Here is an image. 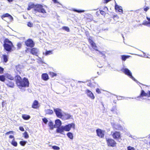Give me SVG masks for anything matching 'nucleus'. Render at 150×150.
<instances>
[{
  "label": "nucleus",
  "mask_w": 150,
  "mask_h": 150,
  "mask_svg": "<svg viewBox=\"0 0 150 150\" xmlns=\"http://www.w3.org/2000/svg\"><path fill=\"white\" fill-rule=\"evenodd\" d=\"M17 84H29V83L28 79L25 77L22 79L21 77L18 75L16 76L15 77Z\"/></svg>",
  "instance_id": "nucleus-1"
},
{
  "label": "nucleus",
  "mask_w": 150,
  "mask_h": 150,
  "mask_svg": "<svg viewBox=\"0 0 150 150\" xmlns=\"http://www.w3.org/2000/svg\"><path fill=\"white\" fill-rule=\"evenodd\" d=\"M37 12L40 13L42 14L47 13L46 10L43 8V6L40 4L36 5L34 7V13L36 15H38Z\"/></svg>",
  "instance_id": "nucleus-2"
},
{
  "label": "nucleus",
  "mask_w": 150,
  "mask_h": 150,
  "mask_svg": "<svg viewBox=\"0 0 150 150\" xmlns=\"http://www.w3.org/2000/svg\"><path fill=\"white\" fill-rule=\"evenodd\" d=\"M121 71L122 72L124 73L126 75H127L133 80H134L135 81H137V83H139L141 84H143L137 81L132 76L131 72L128 69L126 68H123L121 69Z\"/></svg>",
  "instance_id": "nucleus-3"
},
{
  "label": "nucleus",
  "mask_w": 150,
  "mask_h": 150,
  "mask_svg": "<svg viewBox=\"0 0 150 150\" xmlns=\"http://www.w3.org/2000/svg\"><path fill=\"white\" fill-rule=\"evenodd\" d=\"M106 141L108 146L114 147L116 146L117 143L114 139L112 138H106Z\"/></svg>",
  "instance_id": "nucleus-4"
},
{
  "label": "nucleus",
  "mask_w": 150,
  "mask_h": 150,
  "mask_svg": "<svg viewBox=\"0 0 150 150\" xmlns=\"http://www.w3.org/2000/svg\"><path fill=\"white\" fill-rule=\"evenodd\" d=\"M112 135L114 139L118 141L122 140L121 134L119 132L115 131L112 133Z\"/></svg>",
  "instance_id": "nucleus-5"
},
{
  "label": "nucleus",
  "mask_w": 150,
  "mask_h": 150,
  "mask_svg": "<svg viewBox=\"0 0 150 150\" xmlns=\"http://www.w3.org/2000/svg\"><path fill=\"white\" fill-rule=\"evenodd\" d=\"M9 40L7 39H5L4 41V44L3 46L4 47V49L6 51L9 52Z\"/></svg>",
  "instance_id": "nucleus-6"
},
{
  "label": "nucleus",
  "mask_w": 150,
  "mask_h": 150,
  "mask_svg": "<svg viewBox=\"0 0 150 150\" xmlns=\"http://www.w3.org/2000/svg\"><path fill=\"white\" fill-rule=\"evenodd\" d=\"M97 135L99 137L103 138L104 136L105 131L103 130L100 129H97L96 130Z\"/></svg>",
  "instance_id": "nucleus-7"
},
{
  "label": "nucleus",
  "mask_w": 150,
  "mask_h": 150,
  "mask_svg": "<svg viewBox=\"0 0 150 150\" xmlns=\"http://www.w3.org/2000/svg\"><path fill=\"white\" fill-rule=\"evenodd\" d=\"M54 110L57 117L61 118L62 117L63 115L61 109L59 108L54 109Z\"/></svg>",
  "instance_id": "nucleus-8"
},
{
  "label": "nucleus",
  "mask_w": 150,
  "mask_h": 150,
  "mask_svg": "<svg viewBox=\"0 0 150 150\" xmlns=\"http://www.w3.org/2000/svg\"><path fill=\"white\" fill-rule=\"evenodd\" d=\"M75 125L73 123H71L63 127L64 131H69L71 129V127L74 128Z\"/></svg>",
  "instance_id": "nucleus-9"
},
{
  "label": "nucleus",
  "mask_w": 150,
  "mask_h": 150,
  "mask_svg": "<svg viewBox=\"0 0 150 150\" xmlns=\"http://www.w3.org/2000/svg\"><path fill=\"white\" fill-rule=\"evenodd\" d=\"M25 43L27 46L31 47H33L34 45V43L33 41L30 39H29L25 42Z\"/></svg>",
  "instance_id": "nucleus-10"
},
{
  "label": "nucleus",
  "mask_w": 150,
  "mask_h": 150,
  "mask_svg": "<svg viewBox=\"0 0 150 150\" xmlns=\"http://www.w3.org/2000/svg\"><path fill=\"white\" fill-rule=\"evenodd\" d=\"M88 42L91 44V46L93 48V49L96 51H98L97 47L96 46V44L94 42H93V41L91 39H89Z\"/></svg>",
  "instance_id": "nucleus-11"
},
{
  "label": "nucleus",
  "mask_w": 150,
  "mask_h": 150,
  "mask_svg": "<svg viewBox=\"0 0 150 150\" xmlns=\"http://www.w3.org/2000/svg\"><path fill=\"white\" fill-rule=\"evenodd\" d=\"M39 107V105L38 101L35 100L32 105V107L34 109H38Z\"/></svg>",
  "instance_id": "nucleus-12"
},
{
  "label": "nucleus",
  "mask_w": 150,
  "mask_h": 150,
  "mask_svg": "<svg viewBox=\"0 0 150 150\" xmlns=\"http://www.w3.org/2000/svg\"><path fill=\"white\" fill-rule=\"evenodd\" d=\"M86 93L88 96L89 97L92 99H94L95 97L93 93L90 90H86Z\"/></svg>",
  "instance_id": "nucleus-13"
},
{
  "label": "nucleus",
  "mask_w": 150,
  "mask_h": 150,
  "mask_svg": "<svg viewBox=\"0 0 150 150\" xmlns=\"http://www.w3.org/2000/svg\"><path fill=\"white\" fill-rule=\"evenodd\" d=\"M38 49L35 48H33L31 50V53L34 55L38 56Z\"/></svg>",
  "instance_id": "nucleus-14"
},
{
  "label": "nucleus",
  "mask_w": 150,
  "mask_h": 150,
  "mask_svg": "<svg viewBox=\"0 0 150 150\" xmlns=\"http://www.w3.org/2000/svg\"><path fill=\"white\" fill-rule=\"evenodd\" d=\"M147 19L148 20V21H146L144 22L143 23V24L150 27V18L147 17Z\"/></svg>",
  "instance_id": "nucleus-15"
},
{
  "label": "nucleus",
  "mask_w": 150,
  "mask_h": 150,
  "mask_svg": "<svg viewBox=\"0 0 150 150\" xmlns=\"http://www.w3.org/2000/svg\"><path fill=\"white\" fill-rule=\"evenodd\" d=\"M42 78L45 81H47L49 79L48 75L46 73L43 74L42 75Z\"/></svg>",
  "instance_id": "nucleus-16"
},
{
  "label": "nucleus",
  "mask_w": 150,
  "mask_h": 150,
  "mask_svg": "<svg viewBox=\"0 0 150 150\" xmlns=\"http://www.w3.org/2000/svg\"><path fill=\"white\" fill-rule=\"evenodd\" d=\"M29 85H17L18 87L21 89V90L24 91L26 87H29Z\"/></svg>",
  "instance_id": "nucleus-17"
},
{
  "label": "nucleus",
  "mask_w": 150,
  "mask_h": 150,
  "mask_svg": "<svg viewBox=\"0 0 150 150\" xmlns=\"http://www.w3.org/2000/svg\"><path fill=\"white\" fill-rule=\"evenodd\" d=\"M71 115L68 114H65L63 115V118L64 120H68L71 117Z\"/></svg>",
  "instance_id": "nucleus-18"
},
{
  "label": "nucleus",
  "mask_w": 150,
  "mask_h": 150,
  "mask_svg": "<svg viewBox=\"0 0 150 150\" xmlns=\"http://www.w3.org/2000/svg\"><path fill=\"white\" fill-rule=\"evenodd\" d=\"M115 9L116 10L118 11L119 12L122 13L123 10L122 7L115 4Z\"/></svg>",
  "instance_id": "nucleus-19"
},
{
  "label": "nucleus",
  "mask_w": 150,
  "mask_h": 150,
  "mask_svg": "<svg viewBox=\"0 0 150 150\" xmlns=\"http://www.w3.org/2000/svg\"><path fill=\"white\" fill-rule=\"evenodd\" d=\"M55 125L57 127H59L62 125V122L59 119H57L55 121Z\"/></svg>",
  "instance_id": "nucleus-20"
},
{
  "label": "nucleus",
  "mask_w": 150,
  "mask_h": 150,
  "mask_svg": "<svg viewBox=\"0 0 150 150\" xmlns=\"http://www.w3.org/2000/svg\"><path fill=\"white\" fill-rule=\"evenodd\" d=\"M64 131V130L63 127H59L56 130L57 132L60 133H61L63 132Z\"/></svg>",
  "instance_id": "nucleus-21"
},
{
  "label": "nucleus",
  "mask_w": 150,
  "mask_h": 150,
  "mask_svg": "<svg viewBox=\"0 0 150 150\" xmlns=\"http://www.w3.org/2000/svg\"><path fill=\"white\" fill-rule=\"evenodd\" d=\"M23 118L25 120H28L30 117L29 115H27L26 114H23L22 115Z\"/></svg>",
  "instance_id": "nucleus-22"
},
{
  "label": "nucleus",
  "mask_w": 150,
  "mask_h": 150,
  "mask_svg": "<svg viewBox=\"0 0 150 150\" xmlns=\"http://www.w3.org/2000/svg\"><path fill=\"white\" fill-rule=\"evenodd\" d=\"M67 137L71 139H73V134L71 132H69L67 134Z\"/></svg>",
  "instance_id": "nucleus-23"
},
{
  "label": "nucleus",
  "mask_w": 150,
  "mask_h": 150,
  "mask_svg": "<svg viewBox=\"0 0 150 150\" xmlns=\"http://www.w3.org/2000/svg\"><path fill=\"white\" fill-rule=\"evenodd\" d=\"M10 52L13 51L15 49V47L13 46L12 43L10 41Z\"/></svg>",
  "instance_id": "nucleus-24"
},
{
  "label": "nucleus",
  "mask_w": 150,
  "mask_h": 150,
  "mask_svg": "<svg viewBox=\"0 0 150 150\" xmlns=\"http://www.w3.org/2000/svg\"><path fill=\"white\" fill-rule=\"evenodd\" d=\"M101 55V57H103V58L105 59L106 57L105 56V52H101L98 50L97 51Z\"/></svg>",
  "instance_id": "nucleus-25"
},
{
  "label": "nucleus",
  "mask_w": 150,
  "mask_h": 150,
  "mask_svg": "<svg viewBox=\"0 0 150 150\" xmlns=\"http://www.w3.org/2000/svg\"><path fill=\"white\" fill-rule=\"evenodd\" d=\"M49 126L50 127V129H52L54 127V126L53 125V123L51 121H50L49 122Z\"/></svg>",
  "instance_id": "nucleus-26"
},
{
  "label": "nucleus",
  "mask_w": 150,
  "mask_h": 150,
  "mask_svg": "<svg viewBox=\"0 0 150 150\" xmlns=\"http://www.w3.org/2000/svg\"><path fill=\"white\" fill-rule=\"evenodd\" d=\"M11 144L13 146L15 147L17 146L18 144L17 142L14 139L11 142Z\"/></svg>",
  "instance_id": "nucleus-27"
},
{
  "label": "nucleus",
  "mask_w": 150,
  "mask_h": 150,
  "mask_svg": "<svg viewBox=\"0 0 150 150\" xmlns=\"http://www.w3.org/2000/svg\"><path fill=\"white\" fill-rule=\"evenodd\" d=\"M53 112V111L51 109H47L46 110V113L48 114L51 115Z\"/></svg>",
  "instance_id": "nucleus-28"
},
{
  "label": "nucleus",
  "mask_w": 150,
  "mask_h": 150,
  "mask_svg": "<svg viewBox=\"0 0 150 150\" xmlns=\"http://www.w3.org/2000/svg\"><path fill=\"white\" fill-rule=\"evenodd\" d=\"M35 6V5L33 4H32L31 5H29L28 8V10H30L32 8H34V7Z\"/></svg>",
  "instance_id": "nucleus-29"
},
{
  "label": "nucleus",
  "mask_w": 150,
  "mask_h": 150,
  "mask_svg": "<svg viewBox=\"0 0 150 150\" xmlns=\"http://www.w3.org/2000/svg\"><path fill=\"white\" fill-rule=\"evenodd\" d=\"M4 61V62H6L8 61L7 57L6 55H3Z\"/></svg>",
  "instance_id": "nucleus-30"
},
{
  "label": "nucleus",
  "mask_w": 150,
  "mask_h": 150,
  "mask_svg": "<svg viewBox=\"0 0 150 150\" xmlns=\"http://www.w3.org/2000/svg\"><path fill=\"white\" fill-rule=\"evenodd\" d=\"M24 137L25 139H28L29 138V135L26 132H25L23 133Z\"/></svg>",
  "instance_id": "nucleus-31"
},
{
  "label": "nucleus",
  "mask_w": 150,
  "mask_h": 150,
  "mask_svg": "<svg viewBox=\"0 0 150 150\" xmlns=\"http://www.w3.org/2000/svg\"><path fill=\"white\" fill-rule=\"evenodd\" d=\"M27 143L26 141H21L20 142V144L22 146H24Z\"/></svg>",
  "instance_id": "nucleus-32"
},
{
  "label": "nucleus",
  "mask_w": 150,
  "mask_h": 150,
  "mask_svg": "<svg viewBox=\"0 0 150 150\" xmlns=\"http://www.w3.org/2000/svg\"><path fill=\"white\" fill-rule=\"evenodd\" d=\"M5 79V76L4 75H0V81H4Z\"/></svg>",
  "instance_id": "nucleus-33"
},
{
  "label": "nucleus",
  "mask_w": 150,
  "mask_h": 150,
  "mask_svg": "<svg viewBox=\"0 0 150 150\" xmlns=\"http://www.w3.org/2000/svg\"><path fill=\"white\" fill-rule=\"evenodd\" d=\"M49 74L50 76L52 77H54V76H56L57 75L56 73L52 72H50L49 73Z\"/></svg>",
  "instance_id": "nucleus-34"
},
{
  "label": "nucleus",
  "mask_w": 150,
  "mask_h": 150,
  "mask_svg": "<svg viewBox=\"0 0 150 150\" xmlns=\"http://www.w3.org/2000/svg\"><path fill=\"white\" fill-rule=\"evenodd\" d=\"M52 54V51H47L45 53L46 55Z\"/></svg>",
  "instance_id": "nucleus-35"
},
{
  "label": "nucleus",
  "mask_w": 150,
  "mask_h": 150,
  "mask_svg": "<svg viewBox=\"0 0 150 150\" xmlns=\"http://www.w3.org/2000/svg\"><path fill=\"white\" fill-rule=\"evenodd\" d=\"M9 16V14L8 13H6L5 14L1 16V18L2 19H3L4 18L6 17H8Z\"/></svg>",
  "instance_id": "nucleus-36"
},
{
  "label": "nucleus",
  "mask_w": 150,
  "mask_h": 150,
  "mask_svg": "<svg viewBox=\"0 0 150 150\" xmlns=\"http://www.w3.org/2000/svg\"><path fill=\"white\" fill-rule=\"evenodd\" d=\"M122 59L123 60L125 61L126 59L128 58L129 56H126L125 55H122Z\"/></svg>",
  "instance_id": "nucleus-37"
},
{
  "label": "nucleus",
  "mask_w": 150,
  "mask_h": 150,
  "mask_svg": "<svg viewBox=\"0 0 150 150\" xmlns=\"http://www.w3.org/2000/svg\"><path fill=\"white\" fill-rule=\"evenodd\" d=\"M72 10L73 11H74L75 12H77L78 13L83 12L84 11V10H78L76 9H73Z\"/></svg>",
  "instance_id": "nucleus-38"
},
{
  "label": "nucleus",
  "mask_w": 150,
  "mask_h": 150,
  "mask_svg": "<svg viewBox=\"0 0 150 150\" xmlns=\"http://www.w3.org/2000/svg\"><path fill=\"white\" fill-rule=\"evenodd\" d=\"M52 148L54 150H58L60 149V148L59 146H52Z\"/></svg>",
  "instance_id": "nucleus-39"
},
{
  "label": "nucleus",
  "mask_w": 150,
  "mask_h": 150,
  "mask_svg": "<svg viewBox=\"0 0 150 150\" xmlns=\"http://www.w3.org/2000/svg\"><path fill=\"white\" fill-rule=\"evenodd\" d=\"M27 25L29 27H32L33 26V24L30 22H28V23Z\"/></svg>",
  "instance_id": "nucleus-40"
},
{
  "label": "nucleus",
  "mask_w": 150,
  "mask_h": 150,
  "mask_svg": "<svg viewBox=\"0 0 150 150\" xmlns=\"http://www.w3.org/2000/svg\"><path fill=\"white\" fill-rule=\"evenodd\" d=\"M21 67L20 65H18L16 67V69L18 71L19 74H20V70H19V68Z\"/></svg>",
  "instance_id": "nucleus-41"
},
{
  "label": "nucleus",
  "mask_w": 150,
  "mask_h": 150,
  "mask_svg": "<svg viewBox=\"0 0 150 150\" xmlns=\"http://www.w3.org/2000/svg\"><path fill=\"white\" fill-rule=\"evenodd\" d=\"M127 150H135L134 148L130 146H128L127 147Z\"/></svg>",
  "instance_id": "nucleus-42"
},
{
  "label": "nucleus",
  "mask_w": 150,
  "mask_h": 150,
  "mask_svg": "<svg viewBox=\"0 0 150 150\" xmlns=\"http://www.w3.org/2000/svg\"><path fill=\"white\" fill-rule=\"evenodd\" d=\"M63 29L64 30L68 32L69 31V28L67 27H63Z\"/></svg>",
  "instance_id": "nucleus-43"
},
{
  "label": "nucleus",
  "mask_w": 150,
  "mask_h": 150,
  "mask_svg": "<svg viewBox=\"0 0 150 150\" xmlns=\"http://www.w3.org/2000/svg\"><path fill=\"white\" fill-rule=\"evenodd\" d=\"M42 120L45 123V124H47V122H48V120L46 118H44L43 119H42Z\"/></svg>",
  "instance_id": "nucleus-44"
},
{
  "label": "nucleus",
  "mask_w": 150,
  "mask_h": 150,
  "mask_svg": "<svg viewBox=\"0 0 150 150\" xmlns=\"http://www.w3.org/2000/svg\"><path fill=\"white\" fill-rule=\"evenodd\" d=\"M4 70V68L0 67V74H3V73Z\"/></svg>",
  "instance_id": "nucleus-45"
},
{
  "label": "nucleus",
  "mask_w": 150,
  "mask_h": 150,
  "mask_svg": "<svg viewBox=\"0 0 150 150\" xmlns=\"http://www.w3.org/2000/svg\"><path fill=\"white\" fill-rule=\"evenodd\" d=\"M96 92L98 94H100L101 93L100 90L98 88H97L96 89Z\"/></svg>",
  "instance_id": "nucleus-46"
},
{
  "label": "nucleus",
  "mask_w": 150,
  "mask_h": 150,
  "mask_svg": "<svg viewBox=\"0 0 150 150\" xmlns=\"http://www.w3.org/2000/svg\"><path fill=\"white\" fill-rule=\"evenodd\" d=\"M52 0L53 1V2L54 3H57V4H60L61 5H62L58 1H57V0Z\"/></svg>",
  "instance_id": "nucleus-47"
},
{
  "label": "nucleus",
  "mask_w": 150,
  "mask_h": 150,
  "mask_svg": "<svg viewBox=\"0 0 150 150\" xmlns=\"http://www.w3.org/2000/svg\"><path fill=\"white\" fill-rule=\"evenodd\" d=\"M100 13L103 15L105 16V13L102 10L100 11Z\"/></svg>",
  "instance_id": "nucleus-48"
},
{
  "label": "nucleus",
  "mask_w": 150,
  "mask_h": 150,
  "mask_svg": "<svg viewBox=\"0 0 150 150\" xmlns=\"http://www.w3.org/2000/svg\"><path fill=\"white\" fill-rule=\"evenodd\" d=\"M19 129L21 131L23 132L24 131V129L22 127H20Z\"/></svg>",
  "instance_id": "nucleus-49"
},
{
  "label": "nucleus",
  "mask_w": 150,
  "mask_h": 150,
  "mask_svg": "<svg viewBox=\"0 0 150 150\" xmlns=\"http://www.w3.org/2000/svg\"><path fill=\"white\" fill-rule=\"evenodd\" d=\"M149 8L148 7H146L144 8V11H145L146 12L149 9Z\"/></svg>",
  "instance_id": "nucleus-50"
},
{
  "label": "nucleus",
  "mask_w": 150,
  "mask_h": 150,
  "mask_svg": "<svg viewBox=\"0 0 150 150\" xmlns=\"http://www.w3.org/2000/svg\"><path fill=\"white\" fill-rule=\"evenodd\" d=\"M13 20V17L10 15V21H12Z\"/></svg>",
  "instance_id": "nucleus-51"
},
{
  "label": "nucleus",
  "mask_w": 150,
  "mask_h": 150,
  "mask_svg": "<svg viewBox=\"0 0 150 150\" xmlns=\"http://www.w3.org/2000/svg\"><path fill=\"white\" fill-rule=\"evenodd\" d=\"M105 0V3H108V2H109V1H110L111 0Z\"/></svg>",
  "instance_id": "nucleus-52"
},
{
  "label": "nucleus",
  "mask_w": 150,
  "mask_h": 150,
  "mask_svg": "<svg viewBox=\"0 0 150 150\" xmlns=\"http://www.w3.org/2000/svg\"><path fill=\"white\" fill-rule=\"evenodd\" d=\"M18 47H19V48H20L21 47V44H20V43H18Z\"/></svg>",
  "instance_id": "nucleus-53"
},
{
  "label": "nucleus",
  "mask_w": 150,
  "mask_h": 150,
  "mask_svg": "<svg viewBox=\"0 0 150 150\" xmlns=\"http://www.w3.org/2000/svg\"><path fill=\"white\" fill-rule=\"evenodd\" d=\"M40 17H43L44 18H45L46 17V16H41V15L40 14L39 15H38Z\"/></svg>",
  "instance_id": "nucleus-54"
},
{
  "label": "nucleus",
  "mask_w": 150,
  "mask_h": 150,
  "mask_svg": "<svg viewBox=\"0 0 150 150\" xmlns=\"http://www.w3.org/2000/svg\"><path fill=\"white\" fill-rule=\"evenodd\" d=\"M98 67L99 68H101L103 66L102 65H99V64L97 65Z\"/></svg>",
  "instance_id": "nucleus-55"
},
{
  "label": "nucleus",
  "mask_w": 150,
  "mask_h": 150,
  "mask_svg": "<svg viewBox=\"0 0 150 150\" xmlns=\"http://www.w3.org/2000/svg\"><path fill=\"white\" fill-rule=\"evenodd\" d=\"M79 83H85V82H82V81H79L78 82Z\"/></svg>",
  "instance_id": "nucleus-56"
},
{
  "label": "nucleus",
  "mask_w": 150,
  "mask_h": 150,
  "mask_svg": "<svg viewBox=\"0 0 150 150\" xmlns=\"http://www.w3.org/2000/svg\"><path fill=\"white\" fill-rule=\"evenodd\" d=\"M13 78L12 77H11L10 76V80H13Z\"/></svg>",
  "instance_id": "nucleus-57"
},
{
  "label": "nucleus",
  "mask_w": 150,
  "mask_h": 150,
  "mask_svg": "<svg viewBox=\"0 0 150 150\" xmlns=\"http://www.w3.org/2000/svg\"><path fill=\"white\" fill-rule=\"evenodd\" d=\"M13 138V136L12 135H10V138Z\"/></svg>",
  "instance_id": "nucleus-58"
},
{
  "label": "nucleus",
  "mask_w": 150,
  "mask_h": 150,
  "mask_svg": "<svg viewBox=\"0 0 150 150\" xmlns=\"http://www.w3.org/2000/svg\"><path fill=\"white\" fill-rule=\"evenodd\" d=\"M106 9L107 10H108V8H107V7H105L104 8V9H104V10H105Z\"/></svg>",
  "instance_id": "nucleus-59"
},
{
  "label": "nucleus",
  "mask_w": 150,
  "mask_h": 150,
  "mask_svg": "<svg viewBox=\"0 0 150 150\" xmlns=\"http://www.w3.org/2000/svg\"><path fill=\"white\" fill-rule=\"evenodd\" d=\"M14 86V85H13L12 86H11V85H10V87H13V86Z\"/></svg>",
  "instance_id": "nucleus-60"
},
{
  "label": "nucleus",
  "mask_w": 150,
  "mask_h": 150,
  "mask_svg": "<svg viewBox=\"0 0 150 150\" xmlns=\"http://www.w3.org/2000/svg\"><path fill=\"white\" fill-rule=\"evenodd\" d=\"M146 57V58H150V57H148L147 56H146L145 57Z\"/></svg>",
  "instance_id": "nucleus-61"
},
{
  "label": "nucleus",
  "mask_w": 150,
  "mask_h": 150,
  "mask_svg": "<svg viewBox=\"0 0 150 150\" xmlns=\"http://www.w3.org/2000/svg\"><path fill=\"white\" fill-rule=\"evenodd\" d=\"M149 138L150 139V134L149 135Z\"/></svg>",
  "instance_id": "nucleus-62"
},
{
  "label": "nucleus",
  "mask_w": 150,
  "mask_h": 150,
  "mask_svg": "<svg viewBox=\"0 0 150 150\" xmlns=\"http://www.w3.org/2000/svg\"><path fill=\"white\" fill-rule=\"evenodd\" d=\"M9 133V132H7L6 133V134H8V133Z\"/></svg>",
  "instance_id": "nucleus-63"
},
{
  "label": "nucleus",
  "mask_w": 150,
  "mask_h": 150,
  "mask_svg": "<svg viewBox=\"0 0 150 150\" xmlns=\"http://www.w3.org/2000/svg\"><path fill=\"white\" fill-rule=\"evenodd\" d=\"M13 1V0H10V2H11V1Z\"/></svg>",
  "instance_id": "nucleus-64"
}]
</instances>
